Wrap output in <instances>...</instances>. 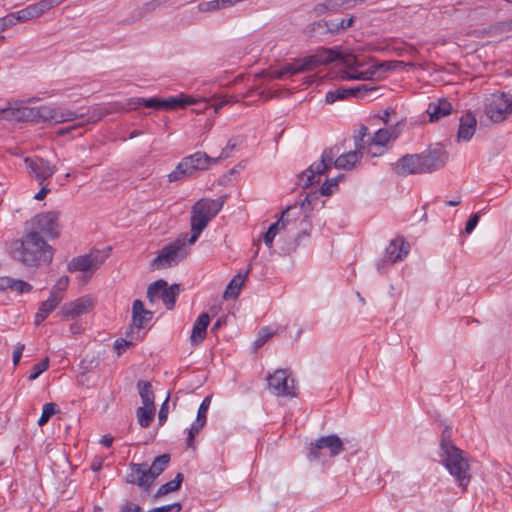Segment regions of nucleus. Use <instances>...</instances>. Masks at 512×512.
<instances>
[{"label":"nucleus","mask_w":512,"mask_h":512,"mask_svg":"<svg viewBox=\"0 0 512 512\" xmlns=\"http://www.w3.org/2000/svg\"><path fill=\"white\" fill-rule=\"evenodd\" d=\"M48 368H49V358H45L41 362L33 365L31 373L28 376V380L29 381L36 380Z\"/></svg>","instance_id":"obj_48"},{"label":"nucleus","mask_w":512,"mask_h":512,"mask_svg":"<svg viewBox=\"0 0 512 512\" xmlns=\"http://www.w3.org/2000/svg\"><path fill=\"white\" fill-rule=\"evenodd\" d=\"M250 270H251V267H249L246 270L245 273L239 272L237 275H235L232 278V280L227 285V287H226V289L224 291L223 297L225 299L236 298L239 295L241 287L243 286V284H244V282L246 280V277L249 274Z\"/></svg>","instance_id":"obj_32"},{"label":"nucleus","mask_w":512,"mask_h":512,"mask_svg":"<svg viewBox=\"0 0 512 512\" xmlns=\"http://www.w3.org/2000/svg\"><path fill=\"white\" fill-rule=\"evenodd\" d=\"M150 475L147 463L131 462L126 475V482L147 491L155 481Z\"/></svg>","instance_id":"obj_15"},{"label":"nucleus","mask_w":512,"mask_h":512,"mask_svg":"<svg viewBox=\"0 0 512 512\" xmlns=\"http://www.w3.org/2000/svg\"><path fill=\"white\" fill-rule=\"evenodd\" d=\"M53 106H41L33 108H21V116L18 117V121H31V122H46L50 121Z\"/></svg>","instance_id":"obj_22"},{"label":"nucleus","mask_w":512,"mask_h":512,"mask_svg":"<svg viewBox=\"0 0 512 512\" xmlns=\"http://www.w3.org/2000/svg\"><path fill=\"white\" fill-rule=\"evenodd\" d=\"M110 110L104 107L95 108L91 112L87 114L84 113V117L87 116L86 122L88 123H96L100 121L104 116L108 115Z\"/></svg>","instance_id":"obj_49"},{"label":"nucleus","mask_w":512,"mask_h":512,"mask_svg":"<svg viewBox=\"0 0 512 512\" xmlns=\"http://www.w3.org/2000/svg\"><path fill=\"white\" fill-rule=\"evenodd\" d=\"M347 99L345 92H341V88L336 90H330L325 95V101L327 104H333L338 100Z\"/></svg>","instance_id":"obj_53"},{"label":"nucleus","mask_w":512,"mask_h":512,"mask_svg":"<svg viewBox=\"0 0 512 512\" xmlns=\"http://www.w3.org/2000/svg\"><path fill=\"white\" fill-rule=\"evenodd\" d=\"M410 245L401 237L392 240L385 249V259L382 263H395L403 260L409 252Z\"/></svg>","instance_id":"obj_19"},{"label":"nucleus","mask_w":512,"mask_h":512,"mask_svg":"<svg viewBox=\"0 0 512 512\" xmlns=\"http://www.w3.org/2000/svg\"><path fill=\"white\" fill-rule=\"evenodd\" d=\"M93 302L89 297H80L75 301L66 303L61 308V314L64 318H76L89 312Z\"/></svg>","instance_id":"obj_18"},{"label":"nucleus","mask_w":512,"mask_h":512,"mask_svg":"<svg viewBox=\"0 0 512 512\" xmlns=\"http://www.w3.org/2000/svg\"><path fill=\"white\" fill-rule=\"evenodd\" d=\"M132 344V339L131 340H127V339H123V338H120V339H117L114 343V347L115 349L117 350L118 354H121L123 351L126 350V348H128L130 345Z\"/></svg>","instance_id":"obj_63"},{"label":"nucleus","mask_w":512,"mask_h":512,"mask_svg":"<svg viewBox=\"0 0 512 512\" xmlns=\"http://www.w3.org/2000/svg\"><path fill=\"white\" fill-rule=\"evenodd\" d=\"M318 200V197L315 193L307 194L306 197L301 201L300 207L292 206L294 209L291 211L292 219H294V223H296V218L294 216V211L297 210V213H299L301 210L304 209H312L314 203Z\"/></svg>","instance_id":"obj_46"},{"label":"nucleus","mask_w":512,"mask_h":512,"mask_svg":"<svg viewBox=\"0 0 512 512\" xmlns=\"http://www.w3.org/2000/svg\"><path fill=\"white\" fill-rule=\"evenodd\" d=\"M327 23L326 20H319L311 23L307 27V31L311 37H322L328 35L326 31Z\"/></svg>","instance_id":"obj_42"},{"label":"nucleus","mask_w":512,"mask_h":512,"mask_svg":"<svg viewBox=\"0 0 512 512\" xmlns=\"http://www.w3.org/2000/svg\"><path fill=\"white\" fill-rule=\"evenodd\" d=\"M448 431V426H445L442 431V437L440 442V459L439 462L448 469V440L446 436V432Z\"/></svg>","instance_id":"obj_45"},{"label":"nucleus","mask_w":512,"mask_h":512,"mask_svg":"<svg viewBox=\"0 0 512 512\" xmlns=\"http://www.w3.org/2000/svg\"><path fill=\"white\" fill-rule=\"evenodd\" d=\"M197 102V100L193 96L187 95H178L171 96L172 110L176 108H183L188 105H193Z\"/></svg>","instance_id":"obj_47"},{"label":"nucleus","mask_w":512,"mask_h":512,"mask_svg":"<svg viewBox=\"0 0 512 512\" xmlns=\"http://www.w3.org/2000/svg\"><path fill=\"white\" fill-rule=\"evenodd\" d=\"M268 387L276 396H296L294 379L290 378L287 369H278L267 378Z\"/></svg>","instance_id":"obj_11"},{"label":"nucleus","mask_w":512,"mask_h":512,"mask_svg":"<svg viewBox=\"0 0 512 512\" xmlns=\"http://www.w3.org/2000/svg\"><path fill=\"white\" fill-rule=\"evenodd\" d=\"M170 462V455L169 454H162L154 458L152 464L148 466L150 476L153 477L154 480L158 476H160L164 470L167 468L168 464Z\"/></svg>","instance_id":"obj_36"},{"label":"nucleus","mask_w":512,"mask_h":512,"mask_svg":"<svg viewBox=\"0 0 512 512\" xmlns=\"http://www.w3.org/2000/svg\"><path fill=\"white\" fill-rule=\"evenodd\" d=\"M51 116H53V118H50V121L54 123H63L83 118L84 113H78L77 111H72L61 106H53Z\"/></svg>","instance_id":"obj_33"},{"label":"nucleus","mask_w":512,"mask_h":512,"mask_svg":"<svg viewBox=\"0 0 512 512\" xmlns=\"http://www.w3.org/2000/svg\"><path fill=\"white\" fill-rule=\"evenodd\" d=\"M370 138L371 136L368 135L367 127L361 125L359 127L358 134L354 136L355 148L357 150L365 152L366 154L372 157L381 155V152L374 151L371 149V147H369Z\"/></svg>","instance_id":"obj_30"},{"label":"nucleus","mask_w":512,"mask_h":512,"mask_svg":"<svg viewBox=\"0 0 512 512\" xmlns=\"http://www.w3.org/2000/svg\"><path fill=\"white\" fill-rule=\"evenodd\" d=\"M187 244L188 240L185 235L164 246L158 256L150 263V269L160 270L177 265L188 255Z\"/></svg>","instance_id":"obj_5"},{"label":"nucleus","mask_w":512,"mask_h":512,"mask_svg":"<svg viewBox=\"0 0 512 512\" xmlns=\"http://www.w3.org/2000/svg\"><path fill=\"white\" fill-rule=\"evenodd\" d=\"M167 286V282L163 279H158L151 283L147 288V298L151 304L155 303L161 296V289Z\"/></svg>","instance_id":"obj_41"},{"label":"nucleus","mask_w":512,"mask_h":512,"mask_svg":"<svg viewBox=\"0 0 512 512\" xmlns=\"http://www.w3.org/2000/svg\"><path fill=\"white\" fill-rule=\"evenodd\" d=\"M13 26H15L13 15L9 13L0 17V34Z\"/></svg>","instance_id":"obj_55"},{"label":"nucleus","mask_w":512,"mask_h":512,"mask_svg":"<svg viewBox=\"0 0 512 512\" xmlns=\"http://www.w3.org/2000/svg\"><path fill=\"white\" fill-rule=\"evenodd\" d=\"M183 478L184 477H183L182 473H177L173 480H171L159 487V489L157 490V492L155 494V497L159 498V497L167 495L168 493L177 491L181 486Z\"/></svg>","instance_id":"obj_38"},{"label":"nucleus","mask_w":512,"mask_h":512,"mask_svg":"<svg viewBox=\"0 0 512 512\" xmlns=\"http://www.w3.org/2000/svg\"><path fill=\"white\" fill-rule=\"evenodd\" d=\"M426 113L431 123L439 121L441 118L448 116V100L439 98L429 103Z\"/></svg>","instance_id":"obj_29"},{"label":"nucleus","mask_w":512,"mask_h":512,"mask_svg":"<svg viewBox=\"0 0 512 512\" xmlns=\"http://www.w3.org/2000/svg\"><path fill=\"white\" fill-rule=\"evenodd\" d=\"M364 86H357L353 88H341V92H345L346 97H359L360 94H362V89Z\"/></svg>","instance_id":"obj_64"},{"label":"nucleus","mask_w":512,"mask_h":512,"mask_svg":"<svg viewBox=\"0 0 512 512\" xmlns=\"http://www.w3.org/2000/svg\"><path fill=\"white\" fill-rule=\"evenodd\" d=\"M155 407H139L136 411L138 423L141 427H148L154 419Z\"/></svg>","instance_id":"obj_40"},{"label":"nucleus","mask_w":512,"mask_h":512,"mask_svg":"<svg viewBox=\"0 0 512 512\" xmlns=\"http://www.w3.org/2000/svg\"><path fill=\"white\" fill-rule=\"evenodd\" d=\"M398 137L395 128L391 130L388 129H378L374 136L370 138L369 147L372 150L377 152H383V147L390 141V139H395Z\"/></svg>","instance_id":"obj_27"},{"label":"nucleus","mask_w":512,"mask_h":512,"mask_svg":"<svg viewBox=\"0 0 512 512\" xmlns=\"http://www.w3.org/2000/svg\"><path fill=\"white\" fill-rule=\"evenodd\" d=\"M179 292L180 289L178 284H172L169 287L167 285L165 288L161 289L160 298L168 310L173 309Z\"/></svg>","instance_id":"obj_37"},{"label":"nucleus","mask_w":512,"mask_h":512,"mask_svg":"<svg viewBox=\"0 0 512 512\" xmlns=\"http://www.w3.org/2000/svg\"><path fill=\"white\" fill-rule=\"evenodd\" d=\"M191 236L187 238L188 244H194L199 238L202 231L207 227L210 222L209 218L192 207L191 210Z\"/></svg>","instance_id":"obj_26"},{"label":"nucleus","mask_w":512,"mask_h":512,"mask_svg":"<svg viewBox=\"0 0 512 512\" xmlns=\"http://www.w3.org/2000/svg\"><path fill=\"white\" fill-rule=\"evenodd\" d=\"M165 2L166 0H152L145 3L139 11V18L144 17L147 13L154 11L158 7H161Z\"/></svg>","instance_id":"obj_51"},{"label":"nucleus","mask_w":512,"mask_h":512,"mask_svg":"<svg viewBox=\"0 0 512 512\" xmlns=\"http://www.w3.org/2000/svg\"><path fill=\"white\" fill-rule=\"evenodd\" d=\"M344 65L348 68L347 71L344 72L343 78L348 80H368L371 79L374 75V71L365 70L358 71L357 68L360 66L358 60L350 55L343 59Z\"/></svg>","instance_id":"obj_23"},{"label":"nucleus","mask_w":512,"mask_h":512,"mask_svg":"<svg viewBox=\"0 0 512 512\" xmlns=\"http://www.w3.org/2000/svg\"><path fill=\"white\" fill-rule=\"evenodd\" d=\"M210 323V316L208 313H201L194 322L192 332L190 335V342L192 345H199L204 341L207 334V328Z\"/></svg>","instance_id":"obj_25"},{"label":"nucleus","mask_w":512,"mask_h":512,"mask_svg":"<svg viewBox=\"0 0 512 512\" xmlns=\"http://www.w3.org/2000/svg\"><path fill=\"white\" fill-rule=\"evenodd\" d=\"M10 14L14 16V23H15V25L17 23L25 22V21H28V20L31 19L30 18V14H29V12L27 10V7L23 8V9L17 11V12H12Z\"/></svg>","instance_id":"obj_57"},{"label":"nucleus","mask_w":512,"mask_h":512,"mask_svg":"<svg viewBox=\"0 0 512 512\" xmlns=\"http://www.w3.org/2000/svg\"><path fill=\"white\" fill-rule=\"evenodd\" d=\"M26 229L35 231L37 235L48 239L57 238L60 235L59 213L55 211L39 213L27 223Z\"/></svg>","instance_id":"obj_9"},{"label":"nucleus","mask_w":512,"mask_h":512,"mask_svg":"<svg viewBox=\"0 0 512 512\" xmlns=\"http://www.w3.org/2000/svg\"><path fill=\"white\" fill-rule=\"evenodd\" d=\"M225 199L226 196H220L217 199L202 198L193 207L211 221L221 211Z\"/></svg>","instance_id":"obj_21"},{"label":"nucleus","mask_w":512,"mask_h":512,"mask_svg":"<svg viewBox=\"0 0 512 512\" xmlns=\"http://www.w3.org/2000/svg\"><path fill=\"white\" fill-rule=\"evenodd\" d=\"M21 109H13V108H3L0 109V119L5 120H17V116H21Z\"/></svg>","instance_id":"obj_54"},{"label":"nucleus","mask_w":512,"mask_h":512,"mask_svg":"<svg viewBox=\"0 0 512 512\" xmlns=\"http://www.w3.org/2000/svg\"><path fill=\"white\" fill-rule=\"evenodd\" d=\"M293 207H287L282 213L281 217L266 231L264 234L263 240L265 245L268 248H272L273 241L277 234L280 235V238H282L283 233L290 234L293 232L294 228L296 227V223H294V219H292L291 211L293 210Z\"/></svg>","instance_id":"obj_12"},{"label":"nucleus","mask_w":512,"mask_h":512,"mask_svg":"<svg viewBox=\"0 0 512 512\" xmlns=\"http://www.w3.org/2000/svg\"><path fill=\"white\" fill-rule=\"evenodd\" d=\"M133 104L138 106H145L147 108H152L155 110L165 109V110H172V103H171V97L167 99H160V98H137L133 102Z\"/></svg>","instance_id":"obj_34"},{"label":"nucleus","mask_w":512,"mask_h":512,"mask_svg":"<svg viewBox=\"0 0 512 512\" xmlns=\"http://www.w3.org/2000/svg\"><path fill=\"white\" fill-rule=\"evenodd\" d=\"M181 509V505L179 503H174L170 505H164L161 507H157L154 509H151L147 512H178Z\"/></svg>","instance_id":"obj_59"},{"label":"nucleus","mask_w":512,"mask_h":512,"mask_svg":"<svg viewBox=\"0 0 512 512\" xmlns=\"http://www.w3.org/2000/svg\"><path fill=\"white\" fill-rule=\"evenodd\" d=\"M483 111L493 123H501L512 113V95L496 91L483 99Z\"/></svg>","instance_id":"obj_6"},{"label":"nucleus","mask_w":512,"mask_h":512,"mask_svg":"<svg viewBox=\"0 0 512 512\" xmlns=\"http://www.w3.org/2000/svg\"><path fill=\"white\" fill-rule=\"evenodd\" d=\"M107 256V254L95 250L88 254L74 257L68 263L67 270L69 272H90L92 274L104 263Z\"/></svg>","instance_id":"obj_10"},{"label":"nucleus","mask_w":512,"mask_h":512,"mask_svg":"<svg viewBox=\"0 0 512 512\" xmlns=\"http://www.w3.org/2000/svg\"><path fill=\"white\" fill-rule=\"evenodd\" d=\"M338 187L337 178L327 179L320 187V193L324 196L331 195L334 190Z\"/></svg>","instance_id":"obj_52"},{"label":"nucleus","mask_w":512,"mask_h":512,"mask_svg":"<svg viewBox=\"0 0 512 512\" xmlns=\"http://www.w3.org/2000/svg\"><path fill=\"white\" fill-rule=\"evenodd\" d=\"M344 451V443L335 434L321 436L309 445V461H324L326 457L334 458Z\"/></svg>","instance_id":"obj_7"},{"label":"nucleus","mask_w":512,"mask_h":512,"mask_svg":"<svg viewBox=\"0 0 512 512\" xmlns=\"http://www.w3.org/2000/svg\"><path fill=\"white\" fill-rule=\"evenodd\" d=\"M57 306L58 304L49 298L42 302L38 312L35 315V324L39 325L41 322H43L49 316V314L55 310Z\"/></svg>","instance_id":"obj_39"},{"label":"nucleus","mask_w":512,"mask_h":512,"mask_svg":"<svg viewBox=\"0 0 512 512\" xmlns=\"http://www.w3.org/2000/svg\"><path fill=\"white\" fill-rule=\"evenodd\" d=\"M211 398V395L206 396L198 408L196 420L192 423L191 428L188 431L186 441L188 448H194V439L206 424V414L211 403Z\"/></svg>","instance_id":"obj_17"},{"label":"nucleus","mask_w":512,"mask_h":512,"mask_svg":"<svg viewBox=\"0 0 512 512\" xmlns=\"http://www.w3.org/2000/svg\"><path fill=\"white\" fill-rule=\"evenodd\" d=\"M10 254L24 266L37 268L52 262L54 249L43 236L26 229L20 238L11 242Z\"/></svg>","instance_id":"obj_1"},{"label":"nucleus","mask_w":512,"mask_h":512,"mask_svg":"<svg viewBox=\"0 0 512 512\" xmlns=\"http://www.w3.org/2000/svg\"><path fill=\"white\" fill-rule=\"evenodd\" d=\"M221 8L222 5H220V0H211L199 4L200 11H214Z\"/></svg>","instance_id":"obj_56"},{"label":"nucleus","mask_w":512,"mask_h":512,"mask_svg":"<svg viewBox=\"0 0 512 512\" xmlns=\"http://www.w3.org/2000/svg\"><path fill=\"white\" fill-rule=\"evenodd\" d=\"M340 59V54L330 48H322L315 54L295 59L290 63L292 74L312 71L320 65L328 64Z\"/></svg>","instance_id":"obj_8"},{"label":"nucleus","mask_w":512,"mask_h":512,"mask_svg":"<svg viewBox=\"0 0 512 512\" xmlns=\"http://www.w3.org/2000/svg\"><path fill=\"white\" fill-rule=\"evenodd\" d=\"M10 14L14 16V23H15V25L17 23L25 22V21H28V20L31 19L30 18V14H29V12L27 10V7L23 8V9L17 11V12H12Z\"/></svg>","instance_id":"obj_58"},{"label":"nucleus","mask_w":512,"mask_h":512,"mask_svg":"<svg viewBox=\"0 0 512 512\" xmlns=\"http://www.w3.org/2000/svg\"><path fill=\"white\" fill-rule=\"evenodd\" d=\"M24 164L29 176L33 177L39 184L50 178L57 167L42 157H25Z\"/></svg>","instance_id":"obj_13"},{"label":"nucleus","mask_w":512,"mask_h":512,"mask_svg":"<svg viewBox=\"0 0 512 512\" xmlns=\"http://www.w3.org/2000/svg\"><path fill=\"white\" fill-rule=\"evenodd\" d=\"M218 162V158H212L205 152L197 151L184 157L176 168L168 174L169 182H177L191 177L195 172L206 170L211 164Z\"/></svg>","instance_id":"obj_4"},{"label":"nucleus","mask_w":512,"mask_h":512,"mask_svg":"<svg viewBox=\"0 0 512 512\" xmlns=\"http://www.w3.org/2000/svg\"><path fill=\"white\" fill-rule=\"evenodd\" d=\"M478 222H479V215L478 214H472L470 216V218L468 219V221L466 222L465 232L467 234H470L475 229V227L477 226Z\"/></svg>","instance_id":"obj_62"},{"label":"nucleus","mask_w":512,"mask_h":512,"mask_svg":"<svg viewBox=\"0 0 512 512\" xmlns=\"http://www.w3.org/2000/svg\"><path fill=\"white\" fill-rule=\"evenodd\" d=\"M59 411L57 405L55 403H46L43 406L41 416L38 420V425H45L49 419Z\"/></svg>","instance_id":"obj_44"},{"label":"nucleus","mask_w":512,"mask_h":512,"mask_svg":"<svg viewBox=\"0 0 512 512\" xmlns=\"http://www.w3.org/2000/svg\"><path fill=\"white\" fill-rule=\"evenodd\" d=\"M450 476L460 493L467 491L472 479L470 457L462 449L450 442Z\"/></svg>","instance_id":"obj_3"},{"label":"nucleus","mask_w":512,"mask_h":512,"mask_svg":"<svg viewBox=\"0 0 512 512\" xmlns=\"http://www.w3.org/2000/svg\"><path fill=\"white\" fill-rule=\"evenodd\" d=\"M33 289L32 285L28 282L15 279L9 276L0 277V291L11 290L19 294H25L31 292Z\"/></svg>","instance_id":"obj_28"},{"label":"nucleus","mask_w":512,"mask_h":512,"mask_svg":"<svg viewBox=\"0 0 512 512\" xmlns=\"http://www.w3.org/2000/svg\"><path fill=\"white\" fill-rule=\"evenodd\" d=\"M301 231L293 235V240L282 248L284 254L293 252L299 245V240L303 236H309V230L311 229V221L308 215H304L300 221Z\"/></svg>","instance_id":"obj_31"},{"label":"nucleus","mask_w":512,"mask_h":512,"mask_svg":"<svg viewBox=\"0 0 512 512\" xmlns=\"http://www.w3.org/2000/svg\"><path fill=\"white\" fill-rule=\"evenodd\" d=\"M476 128L477 119L472 114V112H467L466 114L462 115L459 120V128L456 141L458 143L470 141L476 132Z\"/></svg>","instance_id":"obj_20"},{"label":"nucleus","mask_w":512,"mask_h":512,"mask_svg":"<svg viewBox=\"0 0 512 512\" xmlns=\"http://www.w3.org/2000/svg\"><path fill=\"white\" fill-rule=\"evenodd\" d=\"M64 293L65 291L63 290H60L58 288H56L55 286L52 287L51 291H50V295H49V299L50 300H53L55 301V303H57L59 305V303L63 300L64 298Z\"/></svg>","instance_id":"obj_60"},{"label":"nucleus","mask_w":512,"mask_h":512,"mask_svg":"<svg viewBox=\"0 0 512 512\" xmlns=\"http://www.w3.org/2000/svg\"><path fill=\"white\" fill-rule=\"evenodd\" d=\"M340 149L338 147H330L322 152L319 161L312 163L305 171L299 175V185L308 187L319 183L321 176L334 165L337 169L350 170L361 159L365 152L357 150L343 153L339 156Z\"/></svg>","instance_id":"obj_2"},{"label":"nucleus","mask_w":512,"mask_h":512,"mask_svg":"<svg viewBox=\"0 0 512 512\" xmlns=\"http://www.w3.org/2000/svg\"><path fill=\"white\" fill-rule=\"evenodd\" d=\"M259 75L268 77L270 80H274V79H282L286 76H292L293 74H292L290 63H288V64L284 65L281 69L274 70L271 72L262 71Z\"/></svg>","instance_id":"obj_43"},{"label":"nucleus","mask_w":512,"mask_h":512,"mask_svg":"<svg viewBox=\"0 0 512 512\" xmlns=\"http://www.w3.org/2000/svg\"><path fill=\"white\" fill-rule=\"evenodd\" d=\"M393 170L400 176L425 173L419 154H406L402 156L394 164Z\"/></svg>","instance_id":"obj_16"},{"label":"nucleus","mask_w":512,"mask_h":512,"mask_svg":"<svg viewBox=\"0 0 512 512\" xmlns=\"http://www.w3.org/2000/svg\"><path fill=\"white\" fill-rule=\"evenodd\" d=\"M64 293L65 291L63 290H60L58 288H56L55 286L52 287L51 291H50V295H49V299L50 300H53L55 301V303H57L59 305V303L63 300L64 298Z\"/></svg>","instance_id":"obj_61"},{"label":"nucleus","mask_w":512,"mask_h":512,"mask_svg":"<svg viewBox=\"0 0 512 512\" xmlns=\"http://www.w3.org/2000/svg\"><path fill=\"white\" fill-rule=\"evenodd\" d=\"M446 149L442 143L431 145L419 154L425 173H431L445 165Z\"/></svg>","instance_id":"obj_14"},{"label":"nucleus","mask_w":512,"mask_h":512,"mask_svg":"<svg viewBox=\"0 0 512 512\" xmlns=\"http://www.w3.org/2000/svg\"><path fill=\"white\" fill-rule=\"evenodd\" d=\"M137 388L142 399L143 406L155 407L154 392L151 383L148 381L139 380L137 382Z\"/></svg>","instance_id":"obj_35"},{"label":"nucleus","mask_w":512,"mask_h":512,"mask_svg":"<svg viewBox=\"0 0 512 512\" xmlns=\"http://www.w3.org/2000/svg\"><path fill=\"white\" fill-rule=\"evenodd\" d=\"M153 317V313L147 309H145L144 304L141 300H134L132 305V326L133 328H137L140 330L144 327L146 323H148Z\"/></svg>","instance_id":"obj_24"},{"label":"nucleus","mask_w":512,"mask_h":512,"mask_svg":"<svg viewBox=\"0 0 512 512\" xmlns=\"http://www.w3.org/2000/svg\"><path fill=\"white\" fill-rule=\"evenodd\" d=\"M336 6H337V0H327L323 3L316 4L314 6L313 11L316 16H321L328 11L334 10L336 8Z\"/></svg>","instance_id":"obj_50"}]
</instances>
